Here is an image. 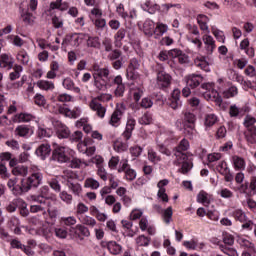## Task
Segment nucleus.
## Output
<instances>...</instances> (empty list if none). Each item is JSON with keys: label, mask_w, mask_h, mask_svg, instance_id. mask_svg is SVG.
Segmentation results:
<instances>
[{"label": "nucleus", "mask_w": 256, "mask_h": 256, "mask_svg": "<svg viewBox=\"0 0 256 256\" xmlns=\"http://www.w3.org/2000/svg\"><path fill=\"white\" fill-rule=\"evenodd\" d=\"M189 140L183 138L178 147L174 149V165L180 168V173H189L190 169H193V162L189 159V157L183 152L189 150Z\"/></svg>", "instance_id": "1"}, {"label": "nucleus", "mask_w": 256, "mask_h": 256, "mask_svg": "<svg viewBox=\"0 0 256 256\" xmlns=\"http://www.w3.org/2000/svg\"><path fill=\"white\" fill-rule=\"evenodd\" d=\"M32 203H40V205H47L48 213H51V202L57 201L55 195L49 193V186H42L39 190V194L30 196Z\"/></svg>", "instance_id": "2"}, {"label": "nucleus", "mask_w": 256, "mask_h": 256, "mask_svg": "<svg viewBox=\"0 0 256 256\" xmlns=\"http://www.w3.org/2000/svg\"><path fill=\"white\" fill-rule=\"evenodd\" d=\"M174 137L175 135L173 134V131L167 130L165 128H160L157 139H156V143H157L159 152L162 153V155H166L167 157H170L171 150L165 147V143H168V141H173Z\"/></svg>", "instance_id": "3"}, {"label": "nucleus", "mask_w": 256, "mask_h": 256, "mask_svg": "<svg viewBox=\"0 0 256 256\" xmlns=\"http://www.w3.org/2000/svg\"><path fill=\"white\" fill-rule=\"evenodd\" d=\"M75 157V150L67 146H58L52 152V159L57 163H69Z\"/></svg>", "instance_id": "4"}, {"label": "nucleus", "mask_w": 256, "mask_h": 256, "mask_svg": "<svg viewBox=\"0 0 256 256\" xmlns=\"http://www.w3.org/2000/svg\"><path fill=\"white\" fill-rule=\"evenodd\" d=\"M32 172L29 177L24 178V189L31 191V189H37L41 183H43V174L37 166H32Z\"/></svg>", "instance_id": "5"}, {"label": "nucleus", "mask_w": 256, "mask_h": 256, "mask_svg": "<svg viewBox=\"0 0 256 256\" xmlns=\"http://www.w3.org/2000/svg\"><path fill=\"white\" fill-rule=\"evenodd\" d=\"M113 96L111 94H101L100 96L93 98L90 103L89 107L92 109V111H95L98 117L103 119L105 117V114L107 113V108H105L103 105H101L100 101H111Z\"/></svg>", "instance_id": "6"}, {"label": "nucleus", "mask_w": 256, "mask_h": 256, "mask_svg": "<svg viewBox=\"0 0 256 256\" xmlns=\"http://www.w3.org/2000/svg\"><path fill=\"white\" fill-rule=\"evenodd\" d=\"M202 89L206 90L203 92V97L206 99V101H214L216 105H221V103H223V98H221L219 92L215 90V83H204L202 84Z\"/></svg>", "instance_id": "7"}, {"label": "nucleus", "mask_w": 256, "mask_h": 256, "mask_svg": "<svg viewBox=\"0 0 256 256\" xmlns=\"http://www.w3.org/2000/svg\"><path fill=\"white\" fill-rule=\"evenodd\" d=\"M54 113H56V115H64V117H69V119H77L78 117H81L82 111L79 106H76L71 110L66 104H60L58 105V108L54 110Z\"/></svg>", "instance_id": "8"}, {"label": "nucleus", "mask_w": 256, "mask_h": 256, "mask_svg": "<svg viewBox=\"0 0 256 256\" xmlns=\"http://www.w3.org/2000/svg\"><path fill=\"white\" fill-rule=\"evenodd\" d=\"M17 178H10L7 182V187L11 191L12 195L15 197H19L23 195V193H27V189H25V178H22L20 184H17Z\"/></svg>", "instance_id": "9"}, {"label": "nucleus", "mask_w": 256, "mask_h": 256, "mask_svg": "<svg viewBox=\"0 0 256 256\" xmlns=\"http://www.w3.org/2000/svg\"><path fill=\"white\" fill-rule=\"evenodd\" d=\"M64 179L67 181L68 189H70L74 195L79 197L81 193H83V187L81 184L73 182V179H75V173L72 171L64 172Z\"/></svg>", "instance_id": "10"}, {"label": "nucleus", "mask_w": 256, "mask_h": 256, "mask_svg": "<svg viewBox=\"0 0 256 256\" xmlns=\"http://www.w3.org/2000/svg\"><path fill=\"white\" fill-rule=\"evenodd\" d=\"M87 33H74L67 35L63 40L62 45H71V47H79L85 43Z\"/></svg>", "instance_id": "11"}, {"label": "nucleus", "mask_w": 256, "mask_h": 256, "mask_svg": "<svg viewBox=\"0 0 256 256\" xmlns=\"http://www.w3.org/2000/svg\"><path fill=\"white\" fill-rule=\"evenodd\" d=\"M213 169L214 171H217V173H220V175H223L227 183H231V181H233V174H231V170L225 160L218 161L215 166H213Z\"/></svg>", "instance_id": "12"}, {"label": "nucleus", "mask_w": 256, "mask_h": 256, "mask_svg": "<svg viewBox=\"0 0 256 256\" xmlns=\"http://www.w3.org/2000/svg\"><path fill=\"white\" fill-rule=\"evenodd\" d=\"M123 113H125V104H117L115 111L109 119V125L111 127H119L121 125V119H123Z\"/></svg>", "instance_id": "13"}, {"label": "nucleus", "mask_w": 256, "mask_h": 256, "mask_svg": "<svg viewBox=\"0 0 256 256\" xmlns=\"http://www.w3.org/2000/svg\"><path fill=\"white\" fill-rule=\"evenodd\" d=\"M108 85H110V87L116 86L114 91L116 97H123L125 93V84H123V77L121 75H117L112 79L110 78L108 80Z\"/></svg>", "instance_id": "14"}, {"label": "nucleus", "mask_w": 256, "mask_h": 256, "mask_svg": "<svg viewBox=\"0 0 256 256\" xmlns=\"http://www.w3.org/2000/svg\"><path fill=\"white\" fill-rule=\"evenodd\" d=\"M52 125L56 131V135L59 139H67L69 135H71V130L69 127L65 126V124L61 123V121L53 120Z\"/></svg>", "instance_id": "15"}, {"label": "nucleus", "mask_w": 256, "mask_h": 256, "mask_svg": "<svg viewBox=\"0 0 256 256\" xmlns=\"http://www.w3.org/2000/svg\"><path fill=\"white\" fill-rule=\"evenodd\" d=\"M169 106L174 111H177V109H181L183 107V102H181V90L180 89H174L171 93V97L169 98Z\"/></svg>", "instance_id": "16"}, {"label": "nucleus", "mask_w": 256, "mask_h": 256, "mask_svg": "<svg viewBox=\"0 0 256 256\" xmlns=\"http://www.w3.org/2000/svg\"><path fill=\"white\" fill-rule=\"evenodd\" d=\"M156 84L160 89H167L171 85V75L165 70H160L157 74Z\"/></svg>", "instance_id": "17"}, {"label": "nucleus", "mask_w": 256, "mask_h": 256, "mask_svg": "<svg viewBox=\"0 0 256 256\" xmlns=\"http://www.w3.org/2000/svg\"><path fill=\"white\" fill-rule=\"evenodd\" d=\"M139 67H140L139 60H137V58H132L127 68V73H126L127 78L130 79L131 81H135V79L139 77V73H137V70L139 69Z\"/></svg>", "instance_id": "18"}, {"label": "nucleus", "mask_w": 256, "mask_h": 256, "mask_svg": "<svg viewBox=\"0 0 256 256\" xmlns=\"http://www.w3.org/2000/svg\"><path fill=\"white\" fill-rule=\"evenodd\" d=\"M227 213L229 217H233V219L239 221V223L247 221V213L241 208L230 207L228 208Z\"/></svg>", "instance_id": "19"}, {"label": "nucleus", "mask_w": 256, "mask_h": 256, "mask_svg": "<svg viewBox=\"0 0 256 256\" xmlns=\"http://www.w3.org/2000/svg\"><path fill=\"white\" fill-rule=\"evenodd\" d=\"M202 41L205 45L206 53L208 55H212L213 51L217 49V45L215 44V39L213 38V36H211V34L209 33H205V35H203L202 37Z\"/></svg>", "instance_id": "20"}, {"label": "nucleus", "mask_w": 256, "mask_h": 256, "mask_svg": "<svg viewBox=\"0 0 256 256\" xmlns=\"http://www.w3.org/2000/svg\"><path fill=\"white\" fill-rule=\"evenodd\" d=\"M92 76L93 79H108L109 78V68H101V66H99V64H93L92 66Z\"/></svg>", "instance_id": "21"}, {"label": "nucleus", "mask_w": 256, "mask_h": 256, "mask_svg": "<svg viewBox=\"0 0 256 256\" xmlns=\"http://www.w3.org/2000/svg\"><path fill=\"white\" fill-rule=\"evenodd\" d=\"M236 241L241 247H244V249H248V251H251L253 256H256L255 244L251 242V240H249L247 236H238Z\"/></svg>", "instance_id": "22"}, {"label": "nucleus", "mask_w": 256, "mask_h": 256, "mask_svg": "<svg viewBox=\"0 0 256 256\" xmlns=\"http://www.w3.org/2000/svg\"><path fill=\"white\" fill-rule=\"evenodd\" d=\"M187 87L191 89H195V87H199L201 83H203V76L199 74H191L185 78Z\"/></svg>", "instance_id": "23"}, {"label": "nucleus", "mask_w": 256, "mask_h": 256, "mask_svg": "<svg viewBox=\"0 0 256 256\" xmlns=\"http://www.w3.org/2000/svg\"><path fill=\"white\" fill-rule=\"evenodd\" d=\"M15 64V60L11 54H1L0 55V67L1 69H7L8 71L11 70L13 65Z\"/></svg>", "instance_id": "24"}, {"label": "nucleus", "mask_w": 256, "mask_h": 256, "mask_svg": "<svg viewBox=\"0 0 256 256\" xmlns=\"http://www.w3.org/2000/svg\"><path fill=\"white\" fill-rule=\"evenodd\" d=\"M37 157H40L42 161H45L49 155H51V145L44 143L41 144L35 151Z\"/></svg>", "instance_id": "25"}, {"label": "nucleus", "mask_w": 256, "mask_h": 256, "mask_svg": "<svg viewBox=\"0 0 256 256\" xmlns=\"http://www.w3.org/2000/svg\"><path fill=\"white\" fill-rule=\"evenodd\" d=\"M140 7L142 11H146L150 15H155L156 11H159V5L151 0H146Z\"/></svg>", "instance_id": "26"}, {"label": "nucleus", "mask_w": 256, "mask_h": 256, "mask_svg": "<svg viewBox=\"0 0 256 256\" xmlns=\"http://www.w3.org/2000/svg\"><path fill=\"white\" fill-rule=\"evenodd\" d=\"M231 163L235 171H245V167L247 166L245 158L237 155L231 157Z\"/></svg>", "instance_id": "27"}, {"label": "nucleus", "mask_w": 256, "mask_h": 256, "mask_svg": "<svg viewBox=\"0 0 256 256\" xmlns=\"http://www.w3.org/2000/svg\"><path fill=\"white\" fill-rule=\"evenodd\" d=\"M62 87L67 91H73V93H77V94L81 93V88H79L78 86H75V82L73 81V79L69 77H66L63 79Z\"/></svg>", "instance_id": "28"}, {"label": "nucleus", "mask_w": 256, "mask_h": 256, "mask_svg": "<svg viewBox=\"0 0 256 256\" xmlns=\"http://www.w3.org/2000/svg\"><path fill=\"white\" fill-rule=\"evenodd\" d=\"M197 23L201 29V31H203V33H211V30H209V17H207L204 14H200L197 16Z\"/></svg>", "instance_id": "29"}, {"label": "nucleus", "mask_w": 256, "mask_h": 256, "mask_svg": "<svg viewBox=\"0 0 256 256\" xmlns=\"http://www.w3.org/2000/svg\"><path fill=\"white\" fill-rule=\"evenodd\" d=\"M16 135L19 137L29 138L33 135V129L27 125H20L15 130Z\"/></svg>", "instance_id": "30"}, {"label": "nucleus", "mask_w": 256, "mask_h": 256, "mask_svg": "<svg viewBox=\"0 0 256 256\" xmlns=\"http://www.w3.org/2000/svg\"><path fill=\"white\" fill-rule=\"evenodd\" d=\"M183 245L190 251H201L205 247L203 242H198L197 240L184 241Z\"/></svg>", "instance_id": "31"}, {"label": "nucleus", "mask_w": 256, "mask_h": 256, "mask_svg": "<svg viewBox=\"0 0 256 256\" xmlns=\"http://www.w3.org/2000/svg\"><path fill=\"white\" fill-rule=\"evenodd\" d=\"M143 32L148 37H153L155 33V22L151 19H146L143 23Z\"/></svg>", "instance_id": "32"}, {"label": "nucleus", "mask_w": 256, "mask_h": 256, "mask_svg": "<svg viewBox=\"0 0 256 256\" xmlns=\"http://www.w3.org/2000/svg\"><path fill=\"white\" fill-rule=\"evenodd\" d=\"M34 119L35 116L27 112H22L14 116L15 123H29V121H34Z\"/></svg>", "instance_id": "33"}, {"label": "nucleus", "mask_w": 256, "mask_h": 256, "mask_svg": "<svg viewBox=\"0 0 256 256\" xmlns=\"http://www.w3.org/2000/svg\"><path fill=\"white\" fill-rule=\"evenodd\" d=\"M107 249L111 255H121L123 252V246H121L116 241L107 242Z\"/></svg>", "instance_id": "34"}, {"label": "nucleus", "mask_w": 256, "mask_h": 256, "mask_svg": "<svg viewBox=\"0 0 256 256\" xmlns=\"http://www.w3.org/2000/svg\"><path fill=\"white\" fill-rule=\"evenodd\" d=\"M19 225H21V222L15 216H12L8 221V227L11 231H14L15 235H21V227Z\"/></svg>", "instance_id": "35"}, {"label": "nucleus", "mask_w": 256, "mask_h": 256, "mask_svg": "<svg viewBox=\"0 0 256 256\" xmlns=\"http://www.w3.org/2000/svg\"><path fill=\"white\" fill-rule=\"evenodd\" d=\"M240 49L241 51H244V53H246L248 57H255V49H253V47L250 46L248 38L243 39L240 42Z\"/></svg>", "instance_id": "36"}, {"label": "nucleus", "mask_w": 256, "mask_h": 256, "mask_svg": "<svg viewBox=\"0 0 256 256\" xmlns=\"http://www.w3.org/2000/svg\"><path fill=\"white\" fill-rule=\"evenodd\" d=\"M127 35V30L124 28H120L117 33L114 35V44L115 47L121 48L123 47V39H125Z\"/></svg>", "instance_id": "37"}, {"label": "nucleus", "mask_w": 256, "mask_h": 256, "mask_svg": "<svg viewBox=\"0 0 256 256\" xmlns=\"http://www.w3.org/2000/svg\"><path fill=\"white\" fill-rule=\"evenodd\" d=\"M85 41H86L87 47H90L92 49H99L101 47V41L97 36H91L89 34H86Z\"/></svg>", "instance_id": "38"}, {"label": "nucleus", "mask_w": 256, "mask_h": 256, "mask_svg": "<svg viewBox=\"0 0 256 256\" xmlns=\"http://www.w3.org/2000/svg\"><path fill=\"white\" fill-rule=\"evenodd\" d=\"M177 11V9H181V4H173V3H166V4H161L159 6V13H162V15H167L169 11Z\"/></svg>", "instance_id": "39"}, {"label": "nucleus", "mask_w": 256, "mask_h": 256, "mask_svg": "<svg viewBox=\"0 0 256 256\" xmlns=\"http://www.w3.org/2000/svg\"><path fill=\"white\" fill-rule=\"evenodd\" d=\"M55 9H59V11H67V9H69V3L63 2V0H56L51 2L49 11H55Z\"/></svg>", "instance_id": "40"}, {"label": "nucleus", "mask_w": 256, "mask_h": 256, "mask_svg": "<svg viewBox=\"0 0 256 256\" xmlns=\"http://www.w3.org/2000/svg\"><path fill=\"white\" fill-rule=\"evenodd\" d=\"M76 127L78 129H83L86 133H93V126L89 124V119L81 118L80 120L76 121Z\"/></svg>", "instance_id": "41"}, {"label": "nucleus", "mask_w": 256, "mask_h": 256, "mask_svg": "<svg viewBox=\"0 0 256 256\" xmlns=\"http://www.w3.org/2000/svg\"><path fill=\"white\" fill-rule=\"evenodd\" d=\"M130 93L136 103H139L143 94L145 93V88L143 86H136L130 88Z\"/></svg>", "instance_id": "42"}, {"label": "nucleus", "mask_w": 256, "mask_h": 256, "mask_svg": "<svg viewBox=\"0 0 256 256\" xmlns=\"http://www.w3.org/2000/svg\"><path fill=\"white\" fill-rule=\"evenodd\" d=\"M36 86L41 89V91H53L55 89V83L49 80H39L36 82Z\"/></svg>", "instance_id": "43"}, {"label": "nucleus", "mask_w": 256, "mask_h": 256, "mask_svg": "<svg viewBox=\"0 0 256 256\" xmlns=\"http://www.w3.org/2000/svg\"><path fill=\"white\" fill-rule=\"evenodd\" d=\"M113 149L116 153H125L129 149V144L121 139H117L113 143Z\"/></svg>", "instance_id": "44"}, {"label": "nucleus", "mask_w": 256, "mask_h": 256, "mask_svg": "<svg viewBox=\"0 0 256 256\" xmlns=\"http://www.w3.org/2000/svg\"><path fill=\"white\" fill-rule=\"evenodd\" d=\"M12 175H15V177H27L29 175V168L23 165L15 166L12 169Z\"/></svg>", "instance_id": "45"}, {"label": "nucleus", "mask_w": 256, "mask_h": 256, "mask_svg": "<svg viewBox=\"0 0 256 256\" xmlns=\"http://www.w3.org/2000/svg\"><path fill=\"white\" fill-rule=\"evenodd\" d=\"M167 31H169V26H167V24H164L163 22L156 23L154 28V35H156V37H163Z\"/></svg>", "instance_id": "46"}, {"label": "nucleus", "mask_w": 256, "mask_h": 256, "mask_svg": "<svg viewBox=\"0 0 256 256\" xmlns=\"http://www.w3.org/2000/svg\"><path fill=\"white\" fill-rule=\"evenodd\" d=\"M162 220L166 225H169L171 221H173V207L169 206L168 208L164 209L161 213Z\"/></svg>", "instance_id": "47"}, {"label": "nucleus", "mask_w": 256, "mask_h": 256, "mask_svg": "<svg viewBox=\"0 0 256 256\" xmlns=\"http://www.w3.org/2000/svg\"><path fill=\"white\" fill-rule=\"evenodd\" d=\"M197 202L202 203V205H209L211 203V196L204 190H201L197 195Z\"/></svg>", "instance_id": "48"}, {"label": "nucleus", "mask_w": 256, "mask_h": 256, "mask_svg": "<svg viewBox=\"0 0 256 256\" xmlns=\"http://www.w3.org/2000/svg\"><path fill=\"white\" fill-rule=\"evenodd\" d=\"M16 59L18 63H21L22 65H29V53H27L25 49L18 51Z\"/></svg>", "instance_id": "49"}, {"label": "nucleus", "mask_w": 256, "mask_h": 256, "mask_svg": "<svg viewBox=\"0 0 256 256\" xmlns=\"http://www.w3.org/2000/svg\"><path fill=\"white\" fill-rule=\"evenodd\" d=\"M255 123L256 118L251 115H246L244 118V127H246L248 131H256Z\"/></svg>", "instance_id": "50"}, {"label": "nucleus", "mask_w": 256, "mask_h": 256, "mask_svg": "<svg viewBox=\"0 0 256 256\" xmlns=\"http://www.w3.org/2000/svg\"><path fill=\"white\" fill-rule=\"evenodd\" d=\"M21 19L26 25H33L35 23V16L28 10H23L21 13Z\"/></svg>", "instance_id": "51"}, {"label": "nucleus", "mask_w": 256, "mask_h": 256, "mask_svg": "<svg viewBox=\"0 0 256 256\" xmlns=\"http://www.w3.org/2000/svg\"><path fill=\"white\" fill-rule=\"evenodd\" d=\"M211 33L219 43H225V32L223 30H219L217 26H211Z\"/></svg>", "instance_id": "52"}, {"label": "nucleus", "mask_w": 256, "mask_h": 256, "mask_svg": "<svg viewBox=\"0 0 256 256\" xmlns=\"http://www.w3.org/2000/svg\"><path fill=\"white\" fill-rule=\"evenodd\" d=\"M94 141L91 138H85L83 141H80L77 145V149L79 153H83L85 155L87 151V145H93Z\"/></svg>", "instance_id": "53"}, {"label": "nucleus", "mask_w": 256, "mask_h": 256, "mask_svg": "<svg viewBox=\"0 0 256 256\" xmlns=\"http://www.w3.org/2000/svg\"><path fill=\"white\" fill-rule=\"evenodd\" d=\"M148 161L154 165H157V163L161 161V156H159L151 147L148 148Z\"/></svg>", "instance_id": "54"}, {"label": "nucleus", "mask_w": 256, "mask_h": 256, "mask_svg": "<svg viewBox=\"0 0 256 256\" xmlns=\"http://www.w3.org/2000/svg\"><path fill=\"white\" fill-rule=\"evenodd\" d=\"M49 209L47 207V204H41V203H38V204H33L30 206V213H47V210Z\"/></svg>", "instance_id": "55"}, {"label": "nucleus", "mask_w": 256, "mask_h": 256, "mask_svg": "<svg viewBox=\"0 0 256 256\" xmlns=\"http://www.w3.org/2000/svg\"><path fill=\"white\" fill-rule=\"evenodd\" d=\"M243 113H247V107L239 108L237 105L230 106L229 114L231 117H239V115H243Z\"/></svg>", "instance_id": "56"}, {"label": "nucleus", "mask_w": 256, "mask_h": 256, "mask_svg": "<svg viewBox=\"0 0 256 256\" xmlns=\"http://www.w3.org/2000/svg\"><path fill=\"white\" fill-rule=\"evenodd\" d=\"M75 233L78 235V237H89L91 235V232H89V228L83 226V225H76L75 227Z\"/></svg>", "instance_id": "57"}, {"label": "nucleus", "mask_w": 256, "mask_h": 256, "mask_svg": "<svg viewBox=\"0 0 256 256\" xmlns=\"http://www.w3.org/2000/svg\"><path fill=\"white\" fill-rule=\"evenodd\" d=\"M84 187L95 191L100 187V184L99 181L95 180V178H87L84 182Z\"/></svg>", "instance_id": "58"}, {"label": "nucleus", "mask_w": 256, "mask_h": 256, "mask_svg": "<svg viewBox=\"0 0 256 256\" xmlns=\"http://www.w3.org/2000/svg\"><path fill=\"white\" fill-rule=\"evenodd\" d=\"M221 157H223L221 153L214 152V153L208 154L207 159L210 167H215V164L221 161Z\"/></svg>", "instance_id": "59"}, {"label": "nucleus", "mask_w": 256, "mask_h": 256, "mask_svg": "<svg viewBox=\"0 0 256 256\" xmlns=\"http://www.w3.org/2000/svg\"><path fill=\"white\" fill-rule=\"evenodd\" d=\"M39 235L45 237L46 241H50L51 237H53V230H51L50 227H45V225H43L39 228Z\"/></svg>", "instance_id": "60"}, {"label": "nucleus", "mask_w": 256, "mask_h": 256, "mask_svg": "<svg viewBox=\"0 0 256 256\" xmlns=\"http://www.w3.org/2000/svg\"><path fill=\"white\" fill-rule=\"evenodd\" d=\"M195 121H197L195 114L189 111L184 112V125H195Z\"/></svg>", "instance_id": "61"}, {"label": "nucleus", "mask_w": 256, "mask_h": 256, "mask_svg": "<svg viewBox=\"0 0 256 256\" xmlns=\"http://www.w3.org/2000/svg\"><path fill=\"white\" fill-rule=\"evenodd\" d=\"M78 219L84 225H88V227H95V225H97V221L93 217L87 215L80 216Z\"/></svg>", "instance_id": "62"}, {"label": "nucleus", "mask_w": 256, "mask_h": 256, "mask_svg": "<svg viewBox=\"0 0 256 256\" xmlns=\"http://www.w3.org/2000/svg\"><path fill=\"white\" fill-rule=\"evenodd\" d=\"M34 103L35 105H37L38 107H46L47 105V99H45V96L42 94H35L34 96Z\"/></svg>", "instance_id": "63"}, {"label": "nucleus", "mask_w": 256, "mask_h": 256, "mask_svg": "<svg viewBox=\"0 0 256 256\" xmlns=\"http://www.w3.org/2000/svg\"><path fill=\"white\" fill-rule=\"evenodd\" d=\"M195 65L203 71H209V63L205 60V57L197 58L195 60Z\"/></svg>", "instance_id": "64"}]
</instances>
